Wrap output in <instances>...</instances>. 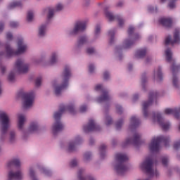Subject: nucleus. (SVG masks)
I'll list each match as a JSON object with an SVG mask.
<instances>
[{"label": "nucleus", "mask_w": 180, "mask_h": 180, "mask_svg": "<svg viewBox=\"0 0 180 180\" xmlns=\"http://www.w3.org/2000/svg\"><path fill=\"white\" fill-rule=\"evenodd\" d=\"M68 110L71 115H75V109H74V105H68L65 106L64 105H60L59 107V111L56 112L53 115V119L55 120V123L52 127V131L54 136L57 134V133H60L64 129V125L60 120H61V116L64 112Z\"/></svg>", "instance_id": "f257e3e1"}, {"label": "nucleus", "mask_w": 180, "mask_h": 180, "mask_svg": "<svg viewBox=\"0 0 180 180\" xmlns=\"http://www.w3.org/2000/svg\"><path fill=\"white\" fill-rule=\"evenodd\" d=\"M129 160L127 155L124 153H117L115 155V161L117 165L115 167V169L118 175H123L128 167L124 165V162Z\"/></svg>", "instance_id": "f03ea898"}, {"label": "nucleus", "mask_w": 180, "mask_h": 180, "mask_svg": "<svg viewBox=\"0 0 180 180\" xmlns=\"http://www.w3.org/2000/svg\"><path fill=\"white\" fill-rule=\"evenodd\" d=\"M128 39H126L122 47H117L116 51H119V50H123V49H130L137 40L140 39V35L139 34H134V27H129L128 29Z\"/></svg>", "instance_id": "7ed1b4c3"}, {"label": "nucleus", "mask_w": 180, "mask_h": 180, "mask_svg": "<svg viewBox=\"0 0 180 180\" xmlns=\"http://www.w3.org/2000/svg\"><path fill=\"white\" fill-rule=\"evenodd\" d=\"M18 49L17 51H13L11 47L7 44L6 45V53L7 57H13L14 56H19L22 54L26 50H27V46L23 44V39H19L18 41Z\"/></svg>", "instance_id": "20e7f679"}, {"label": "nucleus", "mask_w": 180, "mask_h": 180, "mask_svg": "<svg viewBox=\"0 0 180 180\" xmlns=\"http://www.w3.org/2000/svg\"><path fill=\"white\" fill-rule=\"evenodd\" d=\"M71 77V70H70V67L65 66L63 73L62 75L63 84L60 86H58L55 88V94L57 96L60 95L61 91L65 89L68 86V79H70Z\"/></svg>", "instance_id": "39448f33"}, {"label": "nucleus", "mask_w": 180, "mask_h": 180, "mask_svg": "<svg viewBox=\"0 0 180 180\" xmlns=\"http://www.w3.org/2000/svg\"><path fill=\"white\" fill-rule=\"evenodd\" d=\"M0 120L1 123V139H4L8 132V129H9L10 126L9 117L8 116V114L5 112L1 113Z\"/></svg>", "instance_id": "423d86ee"}, {"label": "nucleus", "mask_w": 180, "mask_h": 180, "mask_svg": "<svg viewBox=\"0 0 180 180\" xmlns=\"http://www.w3.org/2000/svg\"><path fill=\"white\" fill-rule=\"evenodd\" d=\"M153 165H154V160L151 158H147L141 165V168L143 171H145L146 174H149V175H154V169H153Z\"/></svg>", "instance_id": "0eeeda50"}, {"label": "nucleus", "mask_w": 180, "mask_h": 180, "mask_svg": "<svg viewBox=\"0 0 180 180\" xmlns=\"http://www.w3.org/2000/svg\"><path fill=\"white\" fill-rule=\"evenodd\" d=\"M155 96H157V94L154 92H150L149 94L148 101L144 102L143 103V116L145 117H147V116H148V111L147 110V109H148V106H150V105H153V102H154V99H155Z\"/></svg>", "instance_id": "6e6552de"}, {"label": "nucleus", "mask_w": 180, "mask_h": 180, "mask_svg": "<svg viewBox=\"0 0 180 180\" xmlns=\"http://www.w3.org/2000/svg\"><path fill=\"white\" fill-rule=\"evenodd\" d=\"M24 99V108H31L33 106V102H34V92L31 91L30 93H25L23 95Z\"/></svg>", "instance_id": "1a4fd4ad"}, {"label": "nucleus", "mask_w": 180, "mask_h": 180, "mask_svg": "<svg viewBox=\"0 0 180 180\" xmlns=\"http://www.w3.org/2000/svg\"><path fill=\"white\" fill-rule=\"evenodd\" d=\"M15 67L19 74H26L29 71V65L25 63L22 59L17 60Z\"/></svg>", "instance_id": "9d476101"}, {"label": "nucleus", "mask_w": 180, "mask_h": 180, "mask_svg": "<svg viewBox=\"0 0 180 180\" xmlns=\"http://www.w3.org/2000/svg\"><path fill=\"white\" fill-rule=\"evenodd\" d=\"M100 129L101 127L95 123L94 120H89V124L83 127L84 133H89V131H98V130Z\"/></svg>", "instance_id": "9b49d317"}, {"label": "nucleus", "mask_w": 180, "mask_h": 180, "mask_svg": "<svg viewBox=\"0 0 180 180\" xmlns=\"http://www.w3.org/2000/svg\"><path fill=\"white\" fill-rule=\"evenodd\" d=\"M141 136L140 135V134L135 132L134 134V138L133 139H127L126 141H125V144L126 146H127V144H133V146H135L136 147H137V146H140V144H141Z\"/></svg>", "instance_id": "f8f14e48"}, {"label": "nucleus", "mask_w": 180, "mask_h": 180, "mask_svg": "<svg viewBox=\"0 0 180 180\" xmlns=\"http://www.w3.org/2000/svg\"><path fill=\"white\" fill-rule=\"evenodd\" d=\"M95 91H102L103 92V95L97 99V102H98V103H102V102L109 101V94H108V91H106V90H103V87L101 84L96 85Z\"/></svg>", "instance_id": "ddd939ff"}, {"label": "nucleus", "mask_w": 180, "mask_h": 180, "mask_svg": "<svg viewBox=\"0 0 180 180\" xmlns=\"http://www.w3.org/2000/svg\"><path fill=\"white\" fill-rule=\"evenodd\" d=\"M86 29V22L78 21L75 23L73 30L70 34H77L79 32H84Z\"/></svg>", "instance_id": "4468645a"}, {"label": "nucleus", "mask_w": 180, "mask_h": 180, "mask_svg": "<svg viewBox=\"0 0 180 180\" xmlns=\"http://www.w3.org/2000/svg\"><path fill=\"white\" fill-rule=\"evenodd\" d=\"M105 13L106 18H108V19L109 20L110 22H113V20H117L118 21L120 27H122V26H123V25H124V20H123V18H120V16H119V15L114 16V15L112 14V13H110L106 10L105 11Z\"/></svg>", "instance_id": "2eb2a0df"}, {"label": "nucleus", "mask_w": 180, "mask_h": 180, "mask_svg": "<svg viewBox=\"0 0 180 180\" xmlns=\"http://www.w3.org/2000/svg\"><path fill=\"white\" fill-rule=\"evenodd\" d=\"M172 71L173 74V85L174 86H175V88H178V86L179 85V80H178V77H176V76L175 75V72H178V71H179V66L173 64V65L172 66Z\"/></svg>", "instance_id": "dca6fc26"}, {"label": "nucleus", "mask_w": 180, "mask_h": 180, "mask_svg": "<svg viewBox=\"0 0 180 180\" xmlns=\"http://www.w3.org/2000/svg\"><path fill=\"white\" fill-rule=\"evenodd\" d=\"M179 41H180L179 30H176V32L174 34V40L171 39V37H167L165 39V44H175V43H179Z\"/></svg>", "instance_id": "f3484780"}, {"label": "nucleus", "mask_w": 180, "mask_h": 180, "mask_svg": "<svg viewBox=\"0 0 180 180\" xmlns=\"http://www.w3.org/2000/svg\"><path fill=\"white\" fill-rule=\"evenodd\" d=\"M149 150L150 153H155L158 151V136H155L152 139L149 144Z\"/></svg>", "instance_id": "a211bd4d"}, {"label": "nucleus", "mask_w": 180, "mask_h": 180, "mask_svg": "<svg viewBox=\"0 0 180 180\" xmlns=\"http://www.w3.org/2000/svg\"><path fill=\"white\" fill-rule=\"evenodd\" d=\"M23 178V175L22 174V172L18 171L17 172H10L8 173V180H21Z\"/></svg>", "instance_id": "6ab92c4d"}, {"label": "nucleus", "mask_w": 180, "mask_h": 180, "mask_svg": "<svg viewBox=\"0 0 180 180\" xmlns=\"http://www.w3.org/2000/svg\"><path fill=\"white\" fill-rule=\"evenodd\" d=\"M81 143V138L77 136L75 141L70 142L68 146V151L69 153H72V151H75V146Z\"/></svg>", "instance_id": "aec40b11"}, {"label": "nucleus", "mask_w": 180, "mask_h": 180, "mask_svg": "<svg viewBox=\"0 0 180 180\" xmlns=\"http://www.w3.org/2000/svg\"><path fill=\"white\" fill-rule=\"evenodd\" d=\"M180 112V108L178 110L176 108H167L165 110V113H166V115H174V116L178 119L179 117V113Z\"/></svg>", "instance_id": "412c9836"}, {"label": "nucleus", "mask_w": 180, "mask_h": 180, "mask_svg": "<svg viewBox=\"0 0 180 180\" xmlns=\"http://www.w3.org/2000/svg\"><path fill=\"white\" fill-rule=\"evenodd\" d=\"M139 124H140V120H139V118H137L134 116H132L130 120L129 128L130 129H136V127H137V126H139Z\"/></svg>", "instance_id": "4be33fe9"}, {"label": "nucleus", "mask_w": 180, "mask_h": 180, "mask_svg": "<svg viewBox=\"0 0 180 180\" xmlns=\"http://www.w3.org/2000/svg\"><path fill=\"white\" fill-rule=\"evenodd\" d=\"M146 54H147V49H139L136 51L135 57H136V58H143L146 56Z\"/></svg>", "instance_id": "5701e85b"}, {"label": "nucleus", "mask_w": 180, "mask_h": 180, "mask_svg": "<svg viewBox=\"0 0 180 180\" xmlns=\"http://www.w3.org/2000/svg\"><path fill=\"white\" fill-rule=\"evenodd\" d=\"M20 167V160L19 159H13L8 162L7 167L11 168V167Z\"/></svg>", "instance_id": "b1692460"}, {"label": "nucleus", "mask_w": 180, "mask_h": 180, "mask_svg": "<svg viewBox=\"0 0 180 180\" xmlns=\"http://www.w3.org/2000/svg\"><path fill=\"white\" fill-rule=\"evenodd\" d=\"M25 115L22 114L18 115V129L22 130L23 129V124H25Z\"/></svg>", "instance_id": "393cba45"}, {"label": "nucleus", "mask_w": 180, "mask_h": 180, "mask_svg": "<svg viewBox=\"0 0 180 180\" xmlns=\"http://www.w3.org/2000/svg\"><path fill=\"white\" fill-rule=\"evenodd\" d=\"M84 173V169H81L78 172V179L79 180H95L94 177L89 176L87 177H83L82 174Z\"/></svg>", "instance_id": "a878e982"}, {"label": "nucleus", "mask_w": 180, "mask_h": 180, "mask_svg": "<svg viewBox=\"0 0 180 180\" xmlns=\"http://www.w3.org/2000/svg\"><path fill=\"white\" fill-rule=\"evenodd\" d=\"M160 22L163 25V26H166L167 27H169L171 26L172 21L171 19L168 18H161Z\"/></svg>", "instance_id": "bb28decb"}, {"label": "nucleus", "mask_w": 180, "mask_h": 180, "mask_svg": "<svg viewBox=\"0 0 180 180\" xmlns=\"http://www.w3.org/2000/svg\"><path fill=\"white\" fill-rule=\"evenodd\" d=\"M159 124L162 127V130H168L171 127L169 122H162L161 119L159 117Z\"/></svg>", "instance_id": "cd10ccee"}, {"label": "nucleus", "mask_w": 180, "mask_h": 180, "mask_svg": "<svg viewBox=\"0 0 180 180\" xmlns=\"http://www.w3.org/2000/svg\"><path fill=\"white\" fill-rule=\"evenodd\" d=\"M29 130L30 133H33V131H37V130H39V126H37V123L32 122Z\"/></svg>", "instance_id": "c85d7f7f"}, {"label": "nucleus", "mask_w": 180, "mask_h": 180, "mask_svg": "<svg viewBox=\"0 0 180 180\" xmlns=\"http://www.w3.org/2000/svg\"><path fill=\"white\" fill-rule=\"evenodd\" d=\"M46 27L44 25L40 26L39 30V36H40V37H43V36L46 34Z\"/></svg>", "instance_id": "c756f323"}, {"label": "nucleus", "mask_w": 180, "mask_h": 180, "mask_svg": "<svg viewBox=\"0 0 180 180\" xmlns=\"http://www.w3.org/2000/svg\"><path fill=\"white\" fill-rule=\"evenodd\" d=\"M168 144V139L163 136L159 137V146H167Z\"/></svg>", "instance_id": "7c9ffc66"}, {"label": "nucleus", "mask_w": 180, "mask_h": 180, "mask_svg": "<svg viewBox=\"0 0 180 180\" xmlns=\"http://www.w3.org/2000/svg\"><path fill=\"white\" fill-rule=\"evenodd\" d=\"M87 39L86 37H81L77 42L78 47H81L83 44H85L86 43Z\"/></svg>", "instance_id": "2f4dec72"}, {"label": "nucleus", "mask_w": 180, "mask_h": 180, "mask_svg": "<svg viewBox=\"0 0 180 180\" xmlns=\"http://www.w3.org/2000/svg\"><path fill=\"white\" fill-rule=\"evenodd\" d=\"M99 151L101 154V158H103V156L105 155V153L106 151V146L105 144H103L100 146Z\"/></svg>", "instance_id": "473e14b6"}, {"label": "nucleus", "mask_w": 180, "mask_h": 180, "mask_svg": "<svg viewBox=\"0 0 180 180\" xmlns=\"http://www.w3.org/2000/svg\"><path fill=\"white\" fill-rule=\"evenodd\" d=\"M18 6H22V3L20 1H15V2L11 3L8 6V9H13V8H17Z\"/></svg>", "instance_id": "72a5a7b5"}, {"label": "nucleus", "mask_w": 180, "mask_h": 180, "mask_svg": "<svg viewBox=\"0 0 180 180\" xmlns=\"http://www.w3.org/2000/svg\"><path fill=\"white\" fill-rule=\"evenodd\" d=\"M166 54V58L167 61H172V52L171 51V49H167L165 51Z\"/></svg>", "instance_id": "f704fd0d"}, {"label": "nucleus", "mask_w": 180, "mask_h": 180, "mask_svg": "<svg viewBox=\"0 0 180 180\" xmlns=\"http://www.w3.org/2000/svg\"><path fill=\"white\" fill-rule=\"evenodd\" d=\"M108 35L110 37V44H112L115 41V30H110L108 32Z\"/></svg>", "instance_id": "c9c22d12"}, {"label": "nucleus", "mask_w": 180, "mask_h": 180, "mask_svg": "<svg viewBox=\"0 0 180 180\" xmlns=\"http://www.w3.org/2000/svg\"><path fill=\"white\" fill-rule=\"evenodd\" d=\"M49 11V14H48V20H50V19H51V18H53V16H54V11L55 10L49 7L48 8Z\"/></svg>", "instance_id": "e433bc0d"}, {"label": "nucleus", "mask_w": 180, "mask_h": 180, "mask_svg": "<svg viewBox=\"0 0 180 180\" xmlns=\"http://www.w3.org/2000/svg\"><path fill=\"white\" fill-rule=\"evenodd\" d=\"M113 123V120H112V117H110L109 115H107L105 117V124L106 126H110Z\"/></svg>", "instance_id": "4c0bfd02"}, {"label": "nucleus", "mask_w": 180, "mask_h": 180, "mask_svg": "<svg viewBox=\"0 0 180 180\" xmlns=\"http://www.w3.org/2000/svg\"><path fill=\"white\" fill-rule=\"evenodd\" d=\"M122 126H123V120H120L115 124L116 129L120 130V129H122Z\"/></svg>", "instance_id": "58836bf2"}, {"label": "nucleus", "mask_w": 180, "mask_h": 180, "mask_svg": "<svg viewBox=\"0 0 180 180\" xmlns=\"http://www.w3.org/2000/svg\"><path fill=\"white\" fill-rule=\"evenodd\" d=\"M57 63V54L56 53H52L51 58V64H56Z\"/></svg>", "instance_id": "ea45409f"}, {"label": "nucleus", "mask_w": 180, "mask_h": 180, "mask_svg": "<svg viewBox=\"0 0 180 180\" xmlns=\"http://www.w3.org/2000/svg\"><path fill=\"white\" fill-rule=\"evenodd\" d=\"M27 22H32V20H33V11H28L27 15Z\"/></svg>", "instance_id": "a19ab883"}, {"label": "nucleus", "mask_w": 180, "mask_h": 180, "mask_svg": "<svg viewBox=\"0 0 180 180\" xmlns=\"http://www.w3.org/2000/svg\"><path fill=\"white\" fill-rule=\"evenodd\" d=\"M153 123H158V112H153Z\"/></svg>", "instance_id": "79ce46f5"}, {"label": "nucleus", "mask_w": 180, "mask_h": 180, "mask_svg": "<svg viewBox=\"0 0 180 180\" xmlns=\"http://www.w3.org/2000/svg\"><path fill=\"white\" fill-rule=\"evenodd\" d=\"M30 176L32 180H37L36 175H34V171H33V169H30Z\"/></svg>", "instance_id": "37998d69"}, {"label": "nucleus", "mask_w": 180, "mask_h": 180, "mask_svg": "<svg viewBox=\"0 0 180 180\" xmlns=\"http://www.w3.org/2000/svg\"><path fill=\"white\" fill-rule=\"evenodd\" d=\"M8 81H10V82H13V81H15V74L11 72L8 75Z\"/></svg>", "instance_id": "c03bdc74"}, {"label": "nucleus", "mask_w": 180, "mask_h": 180, "mask_svg": "<svg viewBox=\"0 0 180 180\" xmlns=\"http://www.w3.org/2000/svg\"><path fill=\"white\" fill-rule=\"evenodd\" d=\"M91 155V153L86 152L84 155V160L88 161V160H90Z\"/></svg>", "instance_id": "a18cd8bd"}, {"label": "nucleus", "mask_w": 180, "mask_h": 180, "mask_svg": "<svg viewBox=\"0 0 180 180\" xmlns=\"http://www.w3.org/2000/svg\"><path fill=\"white\" fill-rule=\"evenodd\" d=\"M158 81L159 82H162V81H164V76L162 75V72L159 71L158 73Z\"/></svg>", "instance_id": "49530a36"}, {"label": "nucleus", "mask_w": 180, "mask_h": 180, "mask_svg": "<svg viewBox=\"0 0 180 180\" xmlns=\"http://www.w3.org/2000/svg\"><path fill=\"white\" fill-rule=\"evenodd\" d=\"M35 85L36 86H40L41 85V77L37 78Z\"/></svg>", "instance_id": "de8ad7c7"}, {"label": "nucleus", "mask_w": 180, "mask_h": 180, "mask_svg": "<svg viewBox=\"0 0 180 180\" xmlns=\"http://www.w3.org/2000/svg\"><path fill=\"white\" fill-rule=\"evenodd\" d=\"M63 8H64V6H63V4H58L56 6V12H59V11H62V9H63Z\"/></svg>", "instance_id": "09e8293b"}, {"label": "nucleus", "mask_w": 180, "mask_h": 180, "mask_svg": "<svg viewBox=\"0 0 180 180\" xmlns=\"http://www.w3.org/2000/svg\"><path fill=\"white\" fill-rule=\"evenodd\" d=\"M116 109L117 113H119L120 115H121V113L123 112V108L119 105H116Z\"/></svg>", "instance_id": "8fccbe9b"}, {"label": "nucleus", "mask_w": 180, "mask_h": 180, "mask_svg": "<svg viewBox=\"0 0 180 180\" xmlns=\"http://www.w3.org/2000/svg\"><path fill=\"white\" fill-rule=\"evenodd\" d=\"M99 33H101V26L96 25V30H95V35L98 36V34H99Z\"/></svg>", "instance_id": "3c124183"}, {"label": "nucleus", "mask_w": 180, "mask_h": 180, "mask_svg": "<svg viewBox=\"0 0 180 180\" xmlns=\"http://www.w3.org/2000/svg\"><path fill=\"white\" fill-rule=\"evenodd\" d=\"M87 54H94L95 53V49L94 48H88L86 49Z\"/></svg>", "instance_id": "603ef678"}, {"label": "nucleus", "mask_w": 180, "mask_h": 180, "mask_svg": "<svg viewBox=\"0 0 180 180\" xmlns=\"http://www.w3.org/2000/svg\"><path fill=\"white\" fill-rule=\"evenodd\" d=\"M15 140V132L11 131L10 133V141L12 143Z\"/></svg>", "instance_id": "864d4df0"}, {"label": "nucleus", "mask_w": 180, "mask_h": 180, "mask_svg": "<svg viewBox=\"0 0 180 180\" xmlns=\"http://www.w3.org/2000/svg\"><path fill=\"white\" fill-rule=\"evenodd\" d=\"M10 26H11V27H18V26H19V23L12 21L10 22Z\"/></svg>", "instance_id": "5fc2aeb1"}, {"label": "nucleus", "mask_w": 180, "mask_h": 180, "mask_svg": "<svg viewBox=\"0 0 180 180\" xmlns=\"http://www.w3.org/2000/svg\"><path fill=\"white\" fill-rule=\"evenodd\" d=\"M77 160L74 159L70 162V167H77Z\"/></svg>", "instance_id": "6e6d98bb"}, {"label": "nucleus", "mask_w": 180, "mask_h": 180, "mask_svg": "<svg viewBox=\"0 0 180 180\" xmlns=\"http://www.w3.org/2000/svg\"><path fill=\"white\" fill-rule=\"evenodd\" d=\"M0 70H1V74H5V71H6V68L4 65H2L1 63H0Z\"/></svg>", "instance_id": "4d7b16f0"}, {"label": "nucleus", "mask_w": 180, "mask_h": 180, "mask_svg": "<svg viewBox=\"0 0 180 180\" xmlns=\"http://www.w3.org/2000/svg\"><path fill=\"white\" fill-rule=\"evenodd\" d=\"M13 38V36L12 35V33L8 32L6 34V39H7V40H12Z\"/></svg>", "instance_id": "13d9d810"}, {"label": "nucleus", "mask_w": 180, "mask_h": 180, "mask_svg": "<svg viewBox=\"0 0 180 180\" xmlns=\"http://www.w3.org/2000/svg\"><path fill=\"white\" fill-rule=\"evenodd\" d=\"M94 70H95V67L94 66V65H89V71L91 74H92V72H94Z\"/></svg>", "instance_id": "bf43d9fd"}, {"label": "nucleus", "mask_w": 180, "mask_h": 180, "mask_svg": "<svg viewBox=\"0 0 180 180\" xmlns=\"http://www.w3.org/2000/svg\"><path fill=\"white\" fill-rule=\"evenodd\" d=\"M80 112L84 113V112H86V105H82L80 107Z\"/></svg>", "instance_id": "052dcab7"}, {"label": "nucleus", "mask_w": 180, "mask_h": 180, "mask_svg": "<svg viewBox=\"0 0 180 180\" xmlns=\"http://www.w3.org/2000/svg\"><path fill=\"white\" fill-rule=\"evenodd\" d=\"M103 79H109V72H105L103 73Z\"/></svg>", "instance_id": "680f3d73"}, {"label": "nucleus", "mask_w": 180, "mask_h": 180, "mask_svg": "<svg viewBox=\"0 0 180 180\" xmlns=\"http://www.w3.org/2000/svg\"><path fill=\"white\" fill-rule=\"evenodd\" d=\"M162 162L163 165H167V164L168 163V159H167V158H163L162 159Z\"/></svg>", "instance_id": "e2e57ef3"}, {"label": "nucleus", "mask_w": 180, "mask_h": 180, "mask_svg": "<svg viewBox=\"0 0 180 180\" xmlns=\"http://www.w3.org/2000/svg\"><path fill=\"white\" fill-rule=\"evenodd\" d=\"M155 11V9L154 8L153 6H149L148 7V11L150 12V13H153V12H154Z\"/></svg>", "instance_id": "0e129e2a"}, {"label": "nucleus", "mask_w": 180, "mask_h": 180, "mask_svg": "<svg viewBox=\"0 0 180 180\" xmlns=\"http://www.w3.org/2000/svg\"><path fill=\"white\" fill-rule=\"evenodd\" d=\"M180 147V143H176L174 146V148H175V150H178Z\"/></svg>", "instance_id": "69168bd1"}, {"label": "nucleus", "mask_w": 180, "mask_h": 180, "mask_svg": "<svg viewBox=\"0 0 180 180\" xmlns=\"http://www.w3.org/2000/svg\"><path fill=\"white\" fill-rule=\"evenodd\" d=\"M169 8H170V9L175 8V3H174V2L170 3L169 4Z\"/></svg>", "instance_id": "338daca9"}, {"label": "nucleus", "mask_w": 180, "mask_h": 180, "mask_svg": "<svg viewBox=\"0 0 180 180\" xmlns=\"http://www.w3.org/2000/svg\"><path fill=\"white\" fill-rule=\"evenodd\" d=\"M4 23L0 22V32L4 30Z\"/></svg>", "instance_id": "774afa93"}]
</instances>
